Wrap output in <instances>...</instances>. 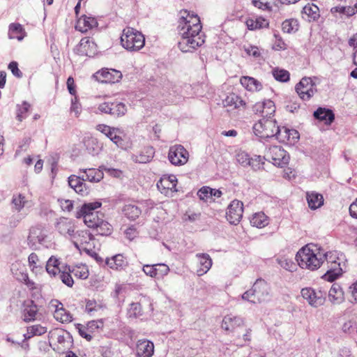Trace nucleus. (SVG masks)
<instances>
[{
  "label": "nucleus",
  "instance_id": "nucleus-1",
  "mask_svg": "<svg viewBox=\"0 0 357 357\" xmlns=\"http://www.w3.org/2000/svg\"><path fill=\"white\" fill-rule=\"evenodd\" d=\"M296 259L301 268L310 271L317 270L326 261L328 270L322 278L328 282H333L343 272L340 263L337 261L340 259L334 253L324 252L314 244H307L301 248L296 255Z\"/></svg>",
  "mask_w": 357,
  "mask_h": 357
},
{
  "label": "nucleus",
  "instance_id": "nucleus-2",
  "mask_svg": "<svg viewBox=\"0 0 357 357\" xmlns=\"http://www.w3.org/2000/svg\"><path fill=\"white\" fill-rule=\"evenodd\" d=\"M178 27L181 36L178 47L181 52H192L204 43L205 36L202 32V26L197 14L187 10H181Z\"/></svg>",
  "mask_w": 357,
  "mask_h": 357
},
{
  "label": "nucleus",
  "instance_id": "nucleus-3",
  "mask_svg": "<svg viewBox=\"0 0 357 357\" xmlns=\"http://www.w3.org/2000/svg\"><path fill=\"white\" fill-rule=\"evenodd\" d=\"M269 290L267 282L264 280L258 279L251 289L242 294L241 298L253 304L261 303L269 299Z\"/></svg>",
  "mask_w": 357,
  "mask_h": 357
},
{
  "label": "nucleus",
  "instance_id": "nucleus-4",
  "mask_svg": "<svg viewBox=\"0 0 357 357\" xmlns=\"http://www.w3.org/2000/svg\"><path fill=\"white\" fill-rule=\"evenodd\" d=\"M120 42L122 47L128 51L137 52L144 46L145 38L140 31L127 27L122 31Z\"/></svg>",
  "mask_w": 357,
  "mask_h": 357
},
{
  "label": "nucleus",
  "instance_id": "nucleus-5",
  "mask_svg": "<svg viewBox=\"0 0 357 357\" xmlns=\"http://www.w3.org/2000/svg\"><path fill=\"white\" fill-rule=\"evenodd\" d=\"M278 126L275 120L271 117L262 118L253 126V130L261 138H268L276 135Z\"/></svg>",
  "mask_w": 357,
  "mask_h": 357
},
{
  "label": "nucleus",
  "instance_id": "nucleus-6",
  "mask_svg": "<svg viewBox=\"0 0 357 357\" xmlns=\"http://www.w3.org/2000/svg\"><path fill=\"white\" fill-rule=\"evenodd\" d=\"M100 206L101 203L99 202L85 203L77 212V217H82L88 227L94 228L100 219L94 211Z\"/></svg>",
  "mask_w": 357,
  "mask_h": 357
},
{
  "label": "nucleus",
  "instance_id": "nucleus-7",
  "mask_svg": "<svg viewBox=\"0 0 357 357\" xmlns=\"http://www.w3.org/2000/svg\"><path fill=\"white\" fill-rule=\"evenodd\" d=\"M264 158L268 161H271L275 166L283 167L289 163L290 157L281 146H272L266 149Z\"/></svg>",
  "mask_w": 357,
  "mask_h": 357
},
{
  "label": "nucleus",
  "instance_id": "nucleus-8",
  "mask_svg": "<svg viewBox=\"0 0 357 357\" xmlns=\"http://www.w3.org/2000/svg\"><path fill=\"white\" fill-rule=\"evenodd\" d=\"M301 294L303 298L312 307H320L326 301L324 294L321 290H315L311 287L303 288Z\"/></svg>",
  "mask_w": 357,
  "mask_h": 357
},
{
  "label": "nucleus",
  "instance_id": "nucleus-9",
  "mask_svg": "<svg viewBox=\"0 0 357 357\" xmlns=\"http://www.w3.org/2000/svg\"><path fill=\"white\" fill-rule=\"evenodd\" d=\"M55 227L61 235L70 241L77 238L76 225L73 220L60 218L56 221Z\"/></svg>",
  "mask_w": 357,
  "mask_h": 357
},
{
  "label": "nucleus",
  "instance_id": "nucleus-10",
  "mask_svg": "<svg viewBox=\"0 0 357 357\" xmlns=\"http://www.w3.org/2000/svg\"><path fill=\"white\" fill-rule=\"evenodd\" d=\"M188 158L189 153L182 145H174L170 147L168 158L172 165H185L188 162Z\"/></svg>",
  "mask_w": 357,
  "mask_h": 357
},
{
  "label": "nucleus",
  "instance_id": "nucleus-11",
  "mask_svg": "<svg viewBox=\"0 0 357 357\" xmlns=\"http://www.w3.org/2000/svg\"><path fill=\"white\" fill-rule=\"evenodd\" d=\"M13 276L19 281L24 282L29 289H36V283L29 280L25 266L20 262L16 261L11 266Z\"/></svg>",
  "mask_w": 357,
  "mask_h": 357
},
{
  "label": "nucleus",
  "instance_id": "nucleus-12",
  "mask_svg": "<svg viewBox=\"0 0 357 357\" xmlns=\"http://www.w3.org/2000/svg\"><path fill=\"white\" fill-rule=\"evenodd\" d=\"M243 213V204L239 200H233L228 206L226 213L227 220L232 225H237L241 220Z\"/></svg>",
  "mask_w": 357,
  "mask_h": 357
},
{
  "label": "nucleus",
  "instance_id": "nucleus-13",
  "mask_svg": "<svg viewBox=\"0 0 357 357\" xmlns=\"http://www.w3.org/2000/svg\"><path fill=\"white\" fill-rule=\"evenodd\" d=\"M298 95L303 100H309L315 93V86L310 77L303 78L296 86Z\"/></svg>",
  "mask_w": 357,
  "mask_h": 357
},
{
  "label": "nucleus",
  "instance_id": "nucleus-14",
  "mask_svg": "<svg viewBox=\"0 0 357 357\" xmlns=\"http://www.w3.org/2000/svg\"><path fill=\"white\" fill-rule=\"evenodd\" d=\"M177 178L174 175L164 176L157 183V188L165 196L171 197L176 192Z\"/></svg>",
  "mask_w": 357,
  "mask_h": 357
},
{
  "label": "nucleus",
  "instance_id": "nucleus-15",
  "mask_svg": "<svg viewBox=\"0 0 357 357\" xmlns=\"http://www.w3.org/2000/svg\"><path fill=\"white\" fill-rule=\"evenodd\" d=\"M276 139L282 143L294 145L299 139V133L295 129H289L287 127H278L276 132Z\"/></svg>",
  "mask_w": 357,
  "mask_h": 357
},
{
  "label": "nucleus",
  "instance_id": "nucleus-16",
  "mask_svg": "<svg viewBox=\"0 0 357 357\" xmlns=\"http://www.w3.org/2000/svg\"><path fill=\"white\" fill-rule=\"evenodd\" d=\"M244 319L238 316L228 314L224 317L221 328L229 333H235L238 328L244 326Z\"/></svg>",
  "mask_w": 357,
  "mask_h": 357
},
{
  "label": "nucleus",
  "instance_id": "nucleus-17",
  "mask_svg": "<svg viewBox=\"0 0 357 357\" xmlns=\"http://www.w3.org/2000/svg\"><path fill=\"white\" fill-rule=\"evenodd\" d=\"M96 44L89 38H83L81 39L79 45L75 48L76 54L81 56L89 57L94 56L97 53Z\"/></svg>",
  "mask_w": 357,
  "mask_h": 357
},
{
  "label": "nucleus",
  "instance_id": "nucleus-18",
  "mask_svg": "<svg viewBox=\"0 0 357 357\" xmlns=\"http://www.w3.org/2000/svg\"><path fill=\"white\" fill-rule=\"evenodd\" d=\"M47 237L45 231L39 227H33L30 229L27 237V243L32 249H36L38 244L45 242Z\"/></svg>",
  "mask_w": 357,
  "mask_h": 357
},
{
  "label": "nucleus",
  "instance_id": "nucleus-19",
  "mask_svg": "<svg viewBox=\"0 0 357 357\" xmlns=\"http://www.w3.org/2000/svg\"><path fill=\"white\" fill-rule=\"evenodd\" d=\"M113 144L122 150H128L132 147L130 137L123 130L113 128Z\"/></svg>",
  "mask_w": 357,
  "mask_h": 357
},
{
  "label": "nucleus",
  "instance_id": "nucleus-20",
  "mask_svg": "<svg viewBox=\"0 0 357 357\" xmlns=\"http://www.w3.org/2000/svg\"><path fill=\"white\" fill-rule=\"evenodd\" d=\"M253 111L256 114H259L263 118L271 117L275 112L274 102L271 100H265L255 103L253 106Z\"/></svg>",
  "mask_w": 357,
  "mask_h": 357
},
{
  "label": "nucleus",
  "instance_id": "nucleus-21",
  "mask_svg": "<svg viewBox=\"0 0 357 357\" xmlns=\"http://www.w3.org/2000/svg\"><path fill=\"white\" fill-rule=\"evenodd\" d=\"M84 181L85 178L84 175L82 176L71 175L68 177V181L69 186L77 193L80 194L81 195H84L88 194V190Z\"/></svg>",
  "mask_w": 357,
  "mask_h": 357
},
{
  "label": "nucleus",
  "instance_id": "nucleus-22",
  "mask_svg": "<svg viewBox=\"0 0 357 357\" xmlns=\"http://www.w3.org/2000/svg\"><path fill=\"white\" fill-rule=\"evenodd\" d=\"M154 352L153 343L148 340H139L136 345V354L138 357H151Z\"/></svg>",
  "mask_w": 357,
  "mask_h": 357
},
{
  "label": "nucleus",
  "instance_id": "nucleus-23",
  "mask_svg": "<svg viewBox=\"0 0 357 357\" xmlns=\"http://www.w3.org/2000/svg\"><path fill=\"white\" fill-rule=\"evenodd\" d=\"M199 268L197 270V273L199 276L206 274L211 268L213 261L206 253H198L196 255Z\"/></svg>",
  "mask_w": 357,
  "mask_h": 357
},
{
  "label": "nucleus",
  "instance_id": "nucleus-24",
  "mask_svg": "<svg viewBox=\"0 0 357 357\" xmlns=\"http://www.w3.org/2000/svg\"><path fill=\"white\" fill-rule=\"evenodd\" d=\"M155 151L152 146H145L139 152L132 153L131 158L135 162L147 163L153 158Z\"/></svg>",
  "mask_w": 357,
  "mask_h": 357
},
{
  "label": "nucleus",
  "instance_id": "nucleus-25",
  "mask_svg": "<svg viewBox=\"0 0 357 357\" xmlns=\"http://www.w3.org/2000/svg\"><path fill=\"white\" fill-rule=\"evenodd\" d=\"M93 239L90 233L87 231H77V238L73 239L71 241L75 247L79 250H86L88 248L86 247L90 241Z\"/></svg>",
  "mask_w": 357,
  "mask_h": 357
},
{
  "label": "nucleus",
  "instance_id": "nucleus-26",
  "mask_svg": "<svg viewBox=\"0 0 357 357\" xmlns=\"http://www.w3.org/2000/svg\"><path fill=\"white\" fill-rule=\"evenodd\" d=\"M328 300L333 305H340L344 301V291L340 284L334 283L328 291Z\"/></svg>",
  "mask_w": 357,
  "mask_h": 357
},
{
  "label": "nucleus",
  "instance_id": "nucleus-27",
  "mask_svg": "<svg viewBox=\"0 0 357 357\" xmlns=\"http://www.w3.org/2000/svg\"><path fill=\"white\" fill-rule=\"evenodd\" d=\"M97 24V21L94 17L82 15L77 20L75 29L82 33H85L88 30L96 26Z\"/></svg>",
  "mask_w": 357,
  "mask_h": 357
},
{
  "label": "nucleus",
  "instance_id": "nucleus-28",
  "mask_svg": "<svg viewBox=\"0 0 357 357\" xmlns=\"http://www.w3.org/2000/svg\"><path fill=\"white\" fill-rule=\"evenodd\" d=\"M223 105L231 109L244 108L245 102L240 96L235 93L229 94L223 100Z\"/></svg>",
  "mask_w": 357,
  "mask_h": 357
},
{
  "label": "nucleus",
  "instance_id": "nucleus-29",
  "mask_svg": "<svg viewBox=\"0 0 357 357\" xmlns=\"http://www.w3.org/2000/svg\"><path fill=\"white\" fill-rule=\"evenodd\" d=\"M26 36V32L22 26L19 23H11L8 29V38L17 39L21 41Z\"/></svg>",
  "mask_w": 357,
  "mask_h": 357
},
{
  "label": "nucleus",
  "instance_id": "nucleus-30",
  "mask_svg": "<svg viewBox=\"0 0 357 357\" xmlns=\"http://www.w3.org/2000/svg\"><path fill=\"white\" fill-rule=\"evenodd\" d=\"M70 273V267L66 265L62 266V269L56 273L55 278H59L67 287H72L74 284V280Z\"/></svg>",
  "mask_w": 357,
  "mask_h": 357
},
{
  "label": "nucleus",
  "instance_id": "nucleus-31",
  "mask_svg": "<svg viewBox=\"0 0 357 357\" xmlns=\"http://www.w3.org/2000/svg\"><path fill=\"white\" fill-rule=\"evenodd\" d=\"M60 265L61 262L59 258L54 256L49 258L46 262L45 269L50 277L56 278V273L62 269V266H60Z\"/></svg>",
  "mask_w": 357,
  "mask_h": 357
},
{
  "label": "nucleus",
  "instance_id": "nucleus-32",
  "mask_svg": "<svg viewBox=\"0 0 357 357\" xmlns=\"http://www.w3.org/2000/svg\"><path fill=\"white\" fill-rule=\"evenodd\" d=\"M246 26L250 30H255L266 28L269 25L268 21L262 17L248 18L245 22Z\"/></svg>",
  "mask_w": 357,
  "mask_h": 357
},
{
  "label": "nucleus",
  "instance_id": "nucleus-33",
  "mask_svg": "<svg viewBox=\"0 0 357 357\" xmlns=\"http://www.w3.org/2000/svg\"><path fill=\"white\" fill-rule=\"evenodd\" d=\"M306 199L308 206L311 209H317L324 204V197L322 195L316 192H307Z\"/></svg>",
  "mask_w": 357,
  "mask_h": 357
},
{
  "label": "nucleus",
  "instance_id": "nucleus-34",
  "mask_svg": "<svg viewBox=\"0 0 357 357\" xmlns=\"http://www.w3.org/2000/svg\"><path fill=\"white\" fill-rule=\"evenodd\" d=\"M28 266L31 272L35 273H40L43 270V262L35 252L29 255Z\"/></svg>",
  "mask_w": 357,
  "mask_h": 357
},
{
  "label": "nucleus",
  "instance_id": "nucleus-35",
  "mask_svg": "<svg viewBox=\"0 0 357 357\" xmlns=\"http://www.w3.org/2000/svg\"><path fill=\"white\" fill-rule=\"evenodd\" d=\"M355 8H352V6L346 4L337 5L331 9V12L334 16L336 17L338 13L340 17L343 16L351 17L355 15Z\"/></svg>",
  "mask_w": 357,
  "mask_h": 357
},
{
  "label": "nucleus",
  "instance_id": "nucleus-36",
  "mask_svg": "<svg viewBox=\"0 0 357 357\" xmlns=\"http://www.w3.org/2000/svg\"><path fill=\"white\" fill-rule=\"evenodd\" d=\"M84 174L85 181L99 182L103 178V172L98 169L89 168L79 169Z\"/></svg>",
  "mask_w": 357,
  "mask_h": 357
},
{
  "label": "nucleus",
  "instance_id": "nucleus-37",
  "mask_svg": "<svg viewBox=\"0 0 357 357\" xmlns=\"http://www.w3.org/2000/svg\"><path fill=\"white\" fill-rule=\"evenodd\" d=\"M314 116L320 121H324L326 124H331L335 118L331 110L321 107L314 112Z\"/></svg>",
  "mask_w": 357,
  "mask_h": 357
},
{
  "label": "nucleus",
  "instance_id": "nucleus-38",
  "mask_svg": "<svg viewBox=\"0 0 357 357\" xmlns=\"http://www.w3.org/2000/svg\"><path fill=\"white\" fill-rule=\"evenodd\" d=\"M241 84L248 91H258L262 89L260 82L250 77H243L241 78Z\"/></svg>",
  "mask_w": 357,
  "mask_h": 357
},
{
  "label": "nucleus",
  "instance_id": "nucleus-39",
  "mask_svg": "<svg viewBox=\"0 0 357 357\" xmlns=\"http://www.w3.org/2000/svg\"><path fill=\"white\" fill-rule=\"evenodd\" d=\"M268 218L263 212L255 213L250 218V224L257 228H263L268 225Z\"/></svg>",
  "mask_w": 357,
  "mask_h": 357
},
{
  "label": "nucleus",
  "instance_id": "nucleus-40",
  "mask_svg": "<svg viewBox=\"0 0 357 357\" xmlns=\"http://www.w3.org/2000/svg\"><path fill=\"white\" fill-rule=\"evenodd\" d=\"M123 213L130 220H135L142 213L141 209L136 205L127 204L123 210Z\"/></svg>",
  "mask_w": 357,
  "mask_h": 357
},
{
  "label": "nucleus",
  "instance_id": "nucleus-41",
  "mask_svg": "<svg viewBox=\"0 0 357 357\" xmlns=\"http://www.w3.org/2000/svg\"><path fill=\"white\" fill-rule=\"evenodd\" d=\"M38 308L36 305L33 303V301L30 302V304L26 305L23 312V319L26 322L34 320L37 314Z\"/></svg>",
  "mask_w": 357,
  "mask_h": 357
},
{
  "label": "nucleus",
  "instance_id": "nucleus-42",
  "mask_svg": "<svg viewBox=\"0 0 357 357\" xmlns=\"http://www.w3.org/2000/svg\"><path fill=\"white\" fill-rule=\"evenodd\" d=\"M298 22L296 19L294 18L286 20L282 24V29L284 33H295L298 30Z\"/></svg>",
  "mask_w": 357,
  "mask_h": 357
},
{
  "label": "nucleus",
  "instance_id": "nucleus-43",
  "mask_svg": "<svg viewBox=\"0 0 357 357\" xmlns=\"http://www.w3.org/2000/svg\"><path fill=\"white\" fill-rule=\"evenodd\" d=\"M56 342L64 348H68L73 343L72 337L68 333L59 331L55 334Z\"/></svg>",
  "mask_w": 357,
  "mask_h": 357
},
{
  "label": "nucleus",
  "instance_id": "nucleus-44",
  "mask_svg": "<svg viewBox=\"0 0 357 357\" xmlns=\"http://www.w3.org/2000/svg\"><path fill=\"white\" fill-rule=\"evenodd\" d=\"M278 0H252V5L262 10L270 11Z\"/></svg>",
  "mask_w": 357,
  "mask_h": 357
},
{
  "label": "nucleus",
  "instance_id": "nucleus-45",
  "mask_svg": "<svg viewBox=\"0 0 357 357\" xmlns=\"http://www.w3.org/2000/svg\"><path fill=\"white\" fill-rule=\"evenodd\" d=\"M93 77L100 83H109L112 79V74L108 68H102L93 74Z\"/></svg>",
  "mask_w": 357,
  "mask_h": 357
},
{
  "label": "nucleus",
  "instance_id": "nucleus-46",
  "mask_svg": "<svg viewBox=\"0 0 357 357\" xmlns=\"http://www.w3.org/2000/svg\"><path fill=\"white\" fill-rule=\"evenodd\" d=\"M278 264L283 268L289 271H293L296 268V264L285 256L279 257L276 259Z\"/></svg>",
  "mask_w": 357,
  "mask_h": 357
},
{
  "label": "nucleus",
  "instance_id": "nucleus-47",
  "mask_svg": "<svg viewBox=\"0 0 357 357\" xmlns=\"http://www.w3.org/2000/svg\"><path fill=\"white\" fill-rule=\"evenodd\" d=\"M99 222L95 226L97 232L102 236H108L111 234L110 224L102 219H100Z\"/></svg>",
  "mask_w": 357,
  "mask_h": 357
},
{
  "label": "nucleus",
  "instance_id": "nucleus-48",
  "mask_svg": "<svg viewBox=\"0 0 357 357\" xmlns=\"http://www.w3.org/2000/svg\"><path fill=\"white\" fill-rule=\"evenodd\" d=\"M54 317L62 323L70 322L72 321L71 314L66 312L63 307L54 312Z\"/></svg>",
  "mask_w": 357,
  "mask_h": 357
},
{
  "label": "nucleus",
  "instance_id": "nucleus-49",
  "mask_svg": "<svg viewBox=\"0 0 357 357\" xmlns=\"http://www.w3.org/2000/svg\"><path fill=\"white\" fill-rule=\"evenodd\" d=\"M27 200L26 197L22 194L15 195L12 199V203L14 206V208L17 211H20L26 204Z\"/></svg>",
  "mask_w": 357,
  "mask_h": 357
},
{
  "label": "nucleus",
  "instance_id": "nucleus-50",
  "mask_svg": "<svg viewBox=\"0 0 357 357\" xmlns=\"http://www.w3.org/2000/svg\"><path fill=\"white\" fill-rule=\"evenodd\" d=\"M274 78L282 82H286L289 80V73L284 69L274 68L272 71Z\"/></svg>",
  "mask_w": 357,
  "mask_h": 357
},
{
  "label": "nucleus",
  "instance_id": "nucleus-51",
  "mask_svg": "<svg viewBox=\"0 0 357 357\" xmlns=\"http://www.w3.org/2000/svg\"><path fill=\"white\" fill-rule=\"evenodd\" d=\"M71 273H73L77 278L82 280L86 279L89 275L88 267L85 265L76 266L71 269Z\"/></svg>",
  "mask_w": 357,
  "mask_h": 357
},
{
  "label": "nucleus",
  "instance_id": "nucleus-52",
  "mask_svg": "<svg viewBox=\"0 0 357 357\" xmlns=\"http://www.w3.org/2000/svg\"><path fill=\"white\" fill-rule=\"evenodd\" d=\"M264 160H266L264 158V155L263 157L260 155H255V157L250 158V162L248 166L251 167V168L255 171L259 170L263 168Z\"/></svg>",
  "mask_w": 357,
  "mask_h": 357
},
{
  "label": "nucleus",
  "instance_id": "nucleus-53",
  "mask_svg": "<svg viewBox=\"0 0 357 357\" xmlns=\"http://www.w3.org/2000/svg\"><path fill=\"white\" fill-rule=\"evenodd\" d=\"M30 107V104L25 101L17 106V119L19 121H22L26 117Z\"/></svg>",
  "mask_w": 357,
  "mask_h": 357
},
{
  "label": "nucleus",
  "instance_id": "nucleus-54",
  "mask_svg": "<svg viewBox=\"0 0 357 357\" xmlns=\"http://www.w3.org/2000/svg\"><path fill=\"white\" fill-rule=\"evenodd\" d=\"M303 13L308 15L312 20L319 17V8L314 4H307L303 8Z\"/></svg>",
  "mask_w": 357,
  "mask_h": 357
},
{
  "label": "nucleus",
  "instance_id": "nucleus-55",
  "mask_svg": "<svg viewBox=\"0 0 357 357\" xmlns=\"http://www.w3.org/2000/svg\"><path fill=\"white\" fill-rule=\"evenodd\" d=\"M250 158L246 152L243 151H239L236 154V160L238 164L245 167H248L250 160Z\"/></svg>",
  "mask_w": 357,
  "mask_h": 357
},
{
  "label": "nucleus",
  "instance_id": "nucleus-56",
  "mask_svg": "<svg viewBox=\"0 0 357 357\" xmlns=\"http://www.w3.org/2000/svg\"><path fill=\"white\" fill-rule=\"evenodd\" d=\"M155 266V278H163L170 271L169 267L165 264H157Z\"/></svg>",
  "mask_w": 357,
  "mask_h": 357
},
{
  "label": "nucleus",
  "instance_id": "nucleus-57",
  "mask_svg": "<svg viewBox=\"0 0 357 357\" xmlns=\"http://www.w3.org/2000/svg\"><path fill=\"white\" fill-rule=\"evenodd\" d=\"M27 331L28 334L30 335L29 337L34 335H42L47 332V328L37 324L29 327Z\"/></svg>",
  "mask_w": 357,
  "mask_h": 357
},
{
  "label": "nucleus",
  "instance_id": "nucleus-58",
  "mask_svg": "<svg viewBox=\"0 0 357 357\" xmlns=\"http://www.w3.org/2000/svg\"><path fill=\"white\" fill-rule=\"evenodd\" d=\"M107 100L100 103L98 107V111L100 113L110 114L112 112V102L109 96L104 97Z\"/></svg>",
  "mask_w": 357,
  "mask_h": 357
},
{
  "label": "nucleus",
  "instance_id": "nucleus-59",
  "mask_svg": "<svg viewBox=\"0 0 357 357\" xmlns=\"http://www.w3.org/2000/svg\"><path fill=\"white\" fill-rule=\"evenodd\" d=\"M113 263L114 264L113 268H115L116 269H123L128 264L126 258L121 255L113 256Z\"/></svg>",
  "mask_w": 357,
  "mask_h": 357
},
{
  "label": "nucleus",
  "instance_id": "nucleus-60",
  "mask_svg": "<svg viewBox=\"0 0 357 357\" xmlns=\"http://www.w3.org/2000/svg\"><path fill=\"white\" fill-rule=\"evenodd\" d=\"M212 188L204 186L198 191L197 195L200 199L207 201L208 199L212 198Z\"/></svg>",
  "mask_w": 357,
  "mask_h": 357
},
{
  "label": "nucleus",
  "instance_id": "nucleus-61",
  "mask_svg": "<svg viewBox=\"0 0 357 357\" xmlns=\"http://www.w3.org/2000/svg\"><path fill=\"white\" fill-rule=\"evenodd\" d=\"M128 314L131 317H138L142 314V307L138 303H133L128 309Z\"/></svg>",
  "mask_w": 357,
  "mask_h": 357
},
{
  "label": "nucleus",
  "instance_id": "nucleus-62",
  "mask_svg": "<svg viewBox=\"0 0 357 357\" xmlns=\"http://www.w3.org/2000/svg\"><path fill=\"white\" fill-rule=\"evenodd\" d=\"M115 293L118 297V300L119 301V305H120L121 303H123L126 298V286L122 284H116Z\"/></svg>",
  "mask_w": 357,
  "mask_h": 357
},
{
  "label": "nucleus",
  "instance_id": "nucleus-63",
  "mask_svg": "<svg viewBox=\"0 0 357 357\" xmlns=\"http://www.w3.org/2000/svg\"><path fill=\"white\" fill-rule=\"evenodd\" d=\"M84 144L86 149L89 150V153L92 154L98 153L99 147L96 145V147L93 145L96 144V139L93 138H89L84 141Z\"/></svg>",
  "mask_w": 357,
  "mask_h": 357
},
{
  "label": "nucleus",
  "instance_id": "nucleus-64",
  "mask_svg": "<svg viewBox=\"0 0 357 357\" xmlns=\"http://www.w3.org/2000/svg\"><path fill=\"white\" fill-rule=\"evenodd\" d=\"M275 40L273 45V49L277 51L284 50L287 49V44L284 42L282 38L278 36L274 35Z\"/></svg>",
  "mask_w": 357,
  "mask_h": 357
}]
</instances>
